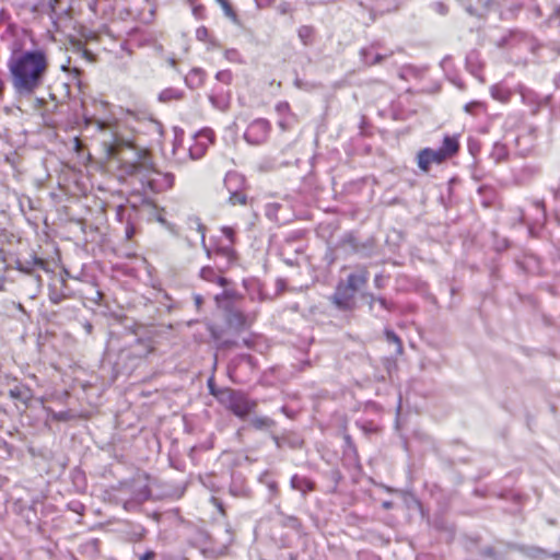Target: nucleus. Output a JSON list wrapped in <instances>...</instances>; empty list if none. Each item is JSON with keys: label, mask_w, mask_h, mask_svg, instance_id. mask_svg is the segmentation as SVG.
Segmentation results:
<instances>
[{"label": "nucleus", "mask_w": 560, "mask_h": 560, "mask_svg": "<svg viewBox=\"0 0 560 560\" xmlns=\"http://www.w3.org/2000/svg\"><path fill=\"white\" fill-rule=\"evenodd\" d=\"M8 68L14 90L20 95L32 94L42 83L46 68V56L42 50L14 51Z\"/></svg>", "instance_id": "f257e3e1"}, {"label": "nucleus", "mask_w": 560, "mask_h": 560, "mask_svg": "<svg viewBox=\"0 0 560 560\" xmlns=\"http://www.w3.org/2000/svg\"><path fill=\"white\" fill-rule=\"evenodd\" d=\"M369 279L368 268L357 266L354 271L338 281L330 302L340 311H352L355 307L357 293L366 287Z\"/></svg>", "instance_id": "f03ea898"}, {"label": "nucleus", "mask_w": 560, "mask_h": 560, "mask_svg": "<svg viewBox=\"0 0 560 560\" xmlns=\"http://www.w3.org/2000/svg\"><path fill=\"white\" fill-rule=\"evenodd\" d=\"M460 149L459 135H446L443 137L442 147L438 150L424 148L417 154L418 167L428 173L432 164H442L446 160L457 155Z\"/></svg>", "instance_id": "7ed1b4c3"}, {"label": "nucleus", "mask_w": 560, "mask_h": 560, "mask_svg": "<svg viewBox=\"0 0 560 560\" xmlns=\"http://www.w3.org/2000/svg\"><path fill=\"white\" fill-rule=\"evenodd\" d=\"M71 72L72 79L77 80V86L80 93V107L83 108L85 121H95L100 129H105L107 122L98 117V110H105L108 107V103L100 101L86 93L89 86L80 79V70L78 68L72 67Z\"/></svg>", "instance_id": "20e7f679"}, {"label": "nucleus", "mask_w": 560, "mask_h": 560, "mask_svg": "<svg viewBox=\"0 0 560 560\" xmlns=\"http://www.w3.org/2000/svg\"><path fill=\"white\" fill-rule=\"evenodd\" d=\"M271 124L265 118L255 119L245 130L244 138L247 142L259 145L265 143L271 132Z\"/></svg>", "instance_id": "39448f33"}, {"label": "nucleus", "mask_w": 560, "mask_h": 560, "mask_svg": "<svg viewBox=\"0 0 560 560\" xmlns=\"http://www.w3.org/2000/svg\"><path fill=\"white\" fill-rule=\"evenodd\" d=\"M256 407L257 402L255 400L249 399L246 394L238 390L226 409L237 418L245 419Z\"/></svg>", "instance_id": "423d86ee"}, {"label": "nucleus", "mask_w": 560, "mask_h": 560, "mask_svg": "<svg viewBox=\"0 0 560 560\" xmlns=\"http://www.w3.org/2000/svg\"><path fill=\"white\" fill-rule=\"evenodd\" d=\"M199 275L202 280L210 283H215L222 288H225L230 284V280L223 276V271L211 266L202 267Z\"/></svg>", "instance_id": "0eeeda50"}, {"label": "nucleus", "mask_w": 560, "mask_h": 560, "mask_svg": "<svg viewBox=\"0 0 560 560\" xmlns=\"http://www.w3.org/2000/svg\"><path fill=\"white\" fill-rule=\"evenodd\" d=\"M298 37L304 46L313 45L316 37L315 28L311 25H302L298 28Z\"/></svg>", "instance_id": "6e6552de"}, {"label": "nucleus", "mask_w": 560, "mask_h": 560, "mask_svg": "<svg viewBox=\"0 0 560 560\" xmlns=\"http://www.w3.org/2000/svg\"><path fill=\"white\" fill-rule=\"evenodd\" d=\"M292 486L293 488L302 491L303 493L312 492L315 490V482L306 477H293Z\"/></svg>", "instance_id": "1a4fd4ad"}, {"label": "nucleus", "mask_w": 560, "mask_h": 560, "mask_svg": "<svg viewBox=\"0 0 560 560\" xmlns=\"http://www.w3.org/2000/svg\"><path fill=\"white\" fill-rule=\"evenodd\" d=\"M250 427L255 430H269L275 427L276 422L269 417H255L250 420Z\"/></svg>", "instance_id": "9d476101"}, {"label": "nucleus", "mask_w": 560, "mask_h": 560, "mask_svg": "<svg viewBox=\"0 0 560 560\" xmlns=\"http://www.w3.org/2000/svg\"><path fill=\"white\" fill-rule=\"evenodd\" d=\"M237 393H238V390H235L230 387H224V388L220 389V392L218 393L217 400L222 406L228 408Z\"/></svg>", "instance_id": "9b49d317"}, {"label": "nucleus", "mask_w": 560, "mask_h": 560, "mask_svg": "<svg viewBox=\"0 0 560 560\" xmlns=\"http://www.w3.org/2000/svg\"><path fill=\"white\" fill-rule=\"evenodd\" d=\"M217 3L221 7L224 15L231 20L233 23H238V15L229 0H215Z\"/></svg>", "instance_id": "f8f14e48"}, {"label": "nucleus", "mask_w": 560, "mask_h": 560, "mask_svg": "<svg viewBox=\"0 0 560 560\" xmlns=\"http://www.w3.org/2000/svg\"><path fill=\"white\" fill-rule=\"evenodd\" d=\"M228 323L236 328H243L246 326V317L238 311L231 312L228 318Z\"/></svg>", "instance_id": "ddd939ff"}, {"label": "nucleus", "mask_w": 560, "mask_h": 560, "mask_svg": "<svg viewBox=\"0 0 560 560\" xmlns=\"http://www.w3.org/2000/svg\"><path fill=\"white\" fill-rule=\"evenodd\" d=\"M464 110L469 115H477L480 112L487 110V104L480 101H471L464 106Z\"/></svg>", "instance_id": "4468645a"}, {"label": "nucleus", "mask_w": 560, "mask_h": 560, "mask_svg": "<svg viewBox=\"0 0 560 560\" xmlns=\"http://www.w3.org/2000/svg\"><path fill=\"white\" fill-rule=\"evenodd\" d=\"M385 336H386L387 341L392 342V343H395L397 346V351L399 353H401L404 347H402L401 339L397 336V334H395L392 330H386Z\"/></svg>", "instance_id": "2eb2a0df"}, {"label": "nucleus", "mask_w": 560, "mask_h": 560, "mask_svg": "<svg viewBox=\"0 0 560 560\" xmlns=\"http://www.w3.org/2000/svg\"><path fill=\"white\" fill-rule=\"evenodd\" d=\"M160 98L163 101L179 100L182 98V93L178 91L165 90L161 93Z\"/></svg>", "instance_id": "dca6fc26"}, {"label": "nucleus", "mask_w": 560, "mask_h": 560, "mask_svg": "<svg viewBox=\"0 0 560 560\" xmlns=\"http://www.w3.org/2000/svg\"><path fill=\"white\" fill-rule=\"evenodd\" d=\"M233 245L224 246L217 249V253L232 260L235 258V250L232 247Z\"/></svg>", "instance_id": "f3484780"}, {"label": "nucleus", "mask_w": 560, "mask_h": 560, "mask_svg": "<svg viewBox=\"0 0 560 560\" xmlns=\"http://www.w3.org/2000/svg\"><path fill=\"white\" fill-rule=\"evenodd\" d=\"M223 235L229 240L230 245H233L235 242V231L231 226H223L221 229Z\"/></svg>", "instance_id": "a211bd4d"}, {"label": "nucleus", "mask_w": 560, "mask_h": 560, "mask_svg": "<svg viewBox=\"0 0 560 560\" xmlns=\"http://www.w3.org/2000/svg\"><path fill=\"white\" fill-rule=\"evenodd\" d=\"M136 234V228L135 225L128 221L125 226V237L127 241H131Z\"/></svg>", "instance_id": "6ab92c4d"}, {"label": "nucleus", "mask_w": 560, "mask_h": 560, "mask_svg": "<svg viewBox=\"0 0 560 560\" xmlns=\"http://www.w3.org/2000/svg\"><path fill=\"white\" fill-rule=\"evenodd\" d=\"M210 36L209 31L206 26H200L196 31V37L199 40L206 42L208 37Z\"/></svg>", "instance_id": "aec40b11"}, {"label": "nucleus", "mask_w": 560, "mask_h": 560, "mask_svg": "<svg viewBox=\"0 0 560 560\" xmlns=\"http://www.w3.org/2000/svg\"><path fill=\"white\" fill-rule=\"evenodd\" d=\"M236 292L234 290H225L222 294L215 295V301L219 303L221 299H235Z\"/></svg>", "instance_id": "412c9836"}, {"label": "nucleus", "mask_w": 560, "mask_h": 560, "mask_svg": "<svg viewBox=\"0 0 560 560\" xmlns=\"http://www.w3.org/2000/svg\"><path fill=\"white\" fill-rule=\"evenodd\" d=\"M208 388H209V393L214 397L217 398L218 396V393L220 392L221 388H218L215 385H214V382L212 378H210L208 381Z\"/></svg>", "instance_id": "4be33fe9"}, {"label": "nucleus", "mask_w": 560, "mask_h": 560, "mask_svg": "<svg viewBox=\"0 0 560 560\" xmlns=\"http://www.w3.org/2000/svg\"><path fill=\"white\" fill-rule=\"evenodd\" d=\"M121 144H125V140L122 139H118V140H115V142L110 143L108 145V152L110 155L115 154L116 152V149L118 145H121Z\"/></svg>", "instance_id": "5701e85b"}, {"label": "nucleus", "mask_w": 560, "mask_h": 560, "mask_svg": "<svg viewBox=\"0 0 560 560\" xmlns=\"http://www.w3.org/2000/svg\"><path fill=\"white\" fill-rule=\"evenodd\" d=\"M276 108L279 113H290L291 112V108H290V105L288 102L279 103Z\"/></svg>", "instance_id": "b1692460"}, {"label": "nucleus", "mask_w": 560, "mask_h": 560, "mask_svg": "<svg viewBox=\"0 0 560 560\" xmlns=\"http://www.w3.org/2000/svg\"><path fill=\"white\" fill-rule=\"evenodd\" d=\"M198 232L201 234V240L205 241L206 226L201 223L199 219L195 220Z\"/></svg>", "instance_id": "393cba45"}, {"label": "nucleus", "mask_w": 560, "mask_h": 560, "mask_svg": "<svg viewBox=\"0 0 560 560\" xmlns=\"http://www.w3.org/2000/svg\"><path fill=\"white\" fill-rule=\"evenodd\" d=\"M155 557V552L153 550H148L143 555L139 557V560H153Z\"/></svg>", "instance_id": "a878e982"}, {"label": "nucleus", "mask_w": 560, "mask_h": 560, "mask_svg": "<svg viewBox=\"0 0 560 560\" xmlns=\"http://www.w3.org/2000/svg\"><path fill=\"white\" fill-rule=\"evenodd\" d=\"M258 8H269L273 0H255Z\"/></svg>", "instance_id": "bb28decb"}, {"label": "nucleus", "mask_w": 560, "mask_h": 560, "mask_svg": "<svg viewBox=\"0 0 560 560\" xmlns=\"http://www.w3.org/2000/svg\"><path fill=\"white\" fill-rule=\"evenodd\" d=\"M72 148L78 152L81 150L82 143L78 137H72Z\"/></svg>", "instance_id": "cd10ccee"}, {"label": "nucleus", "mask_w": 560, "mask_h": 560, "mask_svg": "<svg viewBox=\"0 0 560 560\" xmlns=\"http://www.w3.org/2000/svg\"><path fill=\"white\" fill-rule=\"evenodd\" d=\"M34 265L40 269H45L46 268V265L47 262L40 258H35L34 259Z\"/></svg>", "instance_id": "c85d7f7f"}, {"label": "nucleus", "mask_w": 560, "mask_h": 560, "mask_svg": "<svg viewBox=\"0 0 560 560\" xmlns=\"http://www.w3.org/2000/svg\"><path fill=\"white\" fill-rule=\"evenodd\" d=\"M68 417H69V411H61V412L55 415V418H57L59 420H67Z\"/></svg>", "instance_id": "c756f323"}, {"label": "nucleus", "mask_w": 560, "mask_h": 560, "mask_svg": "<svg viewBox=\"0 0 560 560\" xmlns=\"http://www.w3.org/2000/svg\"><path fill=\"white\" fill-rule=\"evenodd\" d=\"M195 303H196L197 308L199 310L201 307V304H202V298L200 295H196L195 296Z\"/></svg>", "instance_id": "7c9ffc66"}, {"label": "nucleus", "mask_w": 560, "mask_h": 560, "mask_svg": "<svg viewBox=\"0 0 560 560\" xmlns=\"http://www.w3.org/2000/svg\"><path fill=\"white\" fill-rule=\"evenodd\" d=\"M50 300L54 302V303H58L60 301L59 296L57 294H54L51 293L50 295Z\"/></svg>", "instance_id": "2f4dec72"}, {"label": "nucleus", "mask_w": 560, "mask_h": 560, "mask_svg": "<svg viewBox=\"0 0 560 560\" xmlns=\"http://www.w3.org/2000/svg\"><path fill=\"white\" fill-rule=\"evenodd\" d=\"M278 125L281 128V130H283V131H285L288 129L287 125L283 121H279Z\"/></svg>", "instance_id": "473e14b6"}, {"label": "nucleus", "mask_w": 560, "mask_h": 560, "mask_svg": "<svg viewBox=\"0 0 560 560\" xmlns=\"http://www.w3.org/2000/svg\"><path fill=\"white\" fill-rule=\"evenodd\" d=\"M83 55L90 60L93 61V58L91 57L90 52L88 50H83Z\"/></svg>", "instance_id": "72a5a7b5"}, {"label": "nucleus", "mask_w": 560, "mask_h": 560, "mask_svg": "<svg viewBox=\"0 0 560 560\" xmlns=\"http://www.w3.org/2000/svg\"><path fill=\"white\" fill-rule=\"evenodd\" d=\"M381 60H383V57H382V56H380V55H377V56H376V58H375V63H376V62H380Z\"/></svg>", "instance_id": "f704fd0d"}, {"label": "nucleus", "mask_w": 560, "mask_h": 560, "mask_svg": "<svg viewBox=\"0 0 560 560\" xmlns=\"http://www.w3.org/2000/svg\"><path fill=\"white\" fill-rule=\"evenodd\" d=\"M10 393H11L12 397H16L18 396V394H16V392L14 389H11Z\"/></svg>", "instance_id": "c9c22d12"}, {"label": "nucleus", "mask_w": 560, "mask_h": 560, "mask_svg": "<svg viewBox=\"0 0 560 560\" xmlns=\"http://www.w3.org/2000/svg\"><path fill=\"white\" fill-rule=\"evenodd\" d=\"M61 69H62L63 71H68V66L62 65V66H61Z\"/></svg>", "instance_id": "e433bc0d"}, {"label": "nucleus", "mask_w": 560, "mask_h": 560, "mask_svg": "<svg viewBox=\"0 0 560 560\" xmlns=\"http://www.w3.org/2000/svg\"><path fill=\"white\" fill-rule=\"evenodd\" d=\"M63 285L66 284V280L65 279H61L59 280Z\"/></svg>", "instance_id": "4c0bfd02"}, {"label": "nucleus", "mask_w": 560, "mask_h": 560, "mask_svg": "<svg viewBox=\"0 0 560 560\" xmlns=\"http://www.w3.org/2000/svg\"><path fill=\"white\" fill-rule=\"evenodd\" d=\"M559 557H560V555H556V558H558V560H560V558H559Z\"/></svg>", "instance_id": "58836bf2"}, {"label": "nucleus", "mask_w": 560, "mask_h": 560, "mask_svg": "<svg viewBox=\"0 0 560 560\" xmlns=\"http://www.w3.org/2000/svg\"><path fill=\"white\" fill-rule=\"evenodd\" d=\"M559 557H560V555H556V558H558V560H560V558H559Z\"/></svg>", "instance_id": "ea45409f"}]
</instances>
